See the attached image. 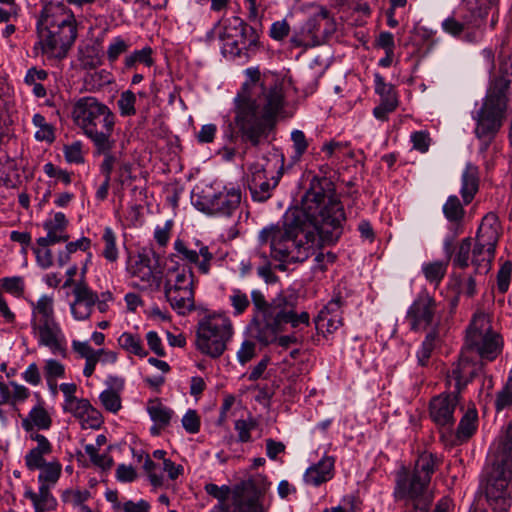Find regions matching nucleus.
Listing matches in <instances>:
<instances>
[{
    "label": "nucleus",
    "mask_w": 512,
    "mask_h": 512,
    "mask_svg": "<svg viewBox=\"0 0 512 512\" xmlns=\"http://www.w3.org/2000/svg\"><path fill=\"white\" fill-rule=\"evenodd\" d=\"M107 108L108 106L97 98L85 96L74 103L71 117L74 124L82 131L102 113V109Z\"/></svg>",
    "instance_id": "obj_24"
},
{
    "label": "nucleus",
    "mask_w": 512,
    "mask_h": 512,
    "mask_svg": "<svg viewBox=\"0 0 512 512\" xmlns=\"http://www.w3.org/2000/svg\"><path fill=\"white\" fill-rule=\"evenodd\" d=\"M510 79L506 76H497L491 80L483 105L477 112L475 134L484 144L483 150L502 126L504 112L506 110V90Z\"/></svg>",
    "instance_id": "obj_9"
},
{
    "label": "nucleus",
    "mask_w": 512,
    "mask_h": 512,
    "mask_svg": "<svg viewBox=\"0 0 512 512\" xmlns=\"http://www.w3.org/2000/svg\"><path fill=\"white\" fill-rule=\"evenodd\" d=\"M253 317L251 324L256 327V339L268 345L278 341L281 347H288L297 343L294 335H285L277 338V335L290 325L293 329L301 326H309L310 315L306 311L297 312L298 298L293 294L280 293L271 301H267L260 290H252Z\"/></svg>",
    "instance_id": "obj_3"
},
{
    "label": "nucleus",
    "mask_w": 512,
    "mask_h": 512,
    "mask_svg": "<svg viewBox=\"0 0 512 512\" xmlns=\"http://www.w3.org/2000/svg\"><path fill=\"white\" fill-rule=\"evenodd\" d=\"M290 32V26L288 22L283 19L272 23L269 31V35L276 41H282L285 39Z\"/></svg>",
    "instance_id": "obj_61"
},
{
    "label": "nucleus",
    "mask_w": 512,
    "mask_h": 512,
    "mask_svg": "<svg viewBox=\"0 0 512 512\" xmlns=\"http://www.w3.org/2000/svg\"><path fill=\"white\" fill-rule=\"evenodd\" d=\"M459 402V394L442 393L430 401V417L439 426H452L455 422L454 412Z\"/></svg>",
    "instance_id": "obj_22"
},
{
    "label": "nucleus",
    "mask_w": 512,
    "mask_h": 512,
    "mask_svg": "<svg viewBox=\"0 0 512 512\" xmlns=\"http://www.w3.org/2000/svg\"><path fill=\"white\" fill-rule=\"evenodd\" d=\"M491 467L486 472L485 494L495 512H507L510 507L508 485L512 480V422L506 434L491 447Z\"/></svg>",
    "instance_id": "obj_6"
},
{
    "label": "nucleus",
    "mask_w": 512,
    "mask_h": 512,
    "mask_svg": "<svg viewBox=\"0 0 512 512\" xmlns=\"http://www.w3.org/2000/svg\"><path fill=\"white\" fill-rule=\"evenodd\" d=\"M133 283L143 290H158L162 282L161 272L156 270L147 254H139L130 266Z\"/></svg>",
    "instance_id": "obj_19"
},
{
    "label": "nucleus",
    "mask_w": 512,
    "mask_h": 512,
    "mask_svg": "<svg viewBox=\"0 0 512 512\" xmlns=\"http://www.w3.org/2000/svg\"><path fill=\"white\" fill-rule=\"evenodd\" d=\"M113 81L112 74L106 70H94L87 72L84 76V84L89 91H98Z\"/></svg>",
    "instance_id": "obj_39"
},
{
    "label": "nucleus",
    "mask_w": 512,
    "mask_h": 512,
    "mask_svg": "<svg viewBox=\"0 0 512 512\" xmlns=\"http://www.w3.org/2000/svg\"><path fill=\"white\" fill-rule=\"evenodd\" d=\"M48 78V73L46 70L37 69L36 67H32L28 69L26 75L24 77V82L32 86V93L37 98H43L46 96V89L41 84L42 81H45Z\"/></svg>",
    "instance_id": "obj_36"
},
{
    "label": "nucleus",
    "mask_w": 512,
    "mask_h": 512,
    "mask_svg": "<svg viewBox=\"0 0 512 512\" xmlns=\"http://www.w3.org/2000/svg\"><path fill=\"white\" fill-rule=\"evenodd\" d=\"M102 240L104 243L102 255L109 262H116L119 257V251L116 246V235L110 227L104 229Z\"/></svg>",
    "instance_id": "obj_44"
},
{
    "label": "nucleus",
    "mask_w": 512,
    "mask_h": 512,
    "mask_svg": "<svg viewBox=\"0 0 512 512\" xmlns=\"http://www.w3.org/2000/svg\"><path fill=\"white\" fill-rule=\"evenodd\" d=\"M116 140L93 145L94 154L102 155L103 161L100 164V171L105 178L111 179V174L119 157L113 152Z\"/></svg>",
    "instance_id": "obj_32"
},
{
    "label": "nucleus",
    "mask_w": 512,
    "mask_h": 512,
    "mask_svg": "<svg viewBox=\"0 0 512 512\" xmlns=\"http://www.w3.org/2000/svg\"><path fill=\"white\" fill-rule=\"evenodd\" d=\"M205 491L218 500V504L214 507L231 508L232 498L229 499L230 487L227 485L217 486L216 484L209 483L205 486Z\"/></svg>",
    "instance_id": "obj_48"
},
{
    "label": "nucleus",
    "mask_w": 512,
    "mask_h": 512,
    "mask_svg": "<svg viewBox=\"0 0 512 512\" xmlns=\"http://www.w3.org/2000/svg\"><path fill=\"white\" fill-rule=\"evenodd\" d=\"M83 144L80 141H75L70 145L64 147V156L68 163L81 164L84 162Z\"/></svg>",
    "instance_id": "obj_54"
},
{
    "label": "nucleus",
    "mask_w": 512,
    "mask_h": 512,
    "mask_svg": "<svg viewBox=\"0 0 512 512\" xmlns=\"http://www.w3.org/2000/svg\"><path fill=\"white\" fill-rule=\"evenodd\" d=\"M327 15V11L322 10L320 14L308 18L302 25L296 28L290 38L291 46L307 49L319 45L320 19H325Z\"/></svg>",
    "instance_id": "obj_23"
},
{
    "label": "nucleus",
    "mask_w": 512,
    "mask_h": 512,
    "mask_svg": "<svg viewBox=\"0 0 512 512\" xmlns=\"http://www.w3.org/2000/svg\"><path fill=\"white\" fill-rule=\"evenodd\" d=\"M362 508V501L359 496L350 493L344 495L338 505L331 508H325L322 512H360Z\"/></svg>",
    "instance_id": "obj_41"
},
{
    "label": "nucleus",
    "mask_w": 512,
    "mask_h": 512,
    "mask_svg": "<svg viewBox=\"0 0 512 512\" xmlns=\"http://www.w3.org/2000/svg\"><path fill=\"white\" fill-rule=\"evenodd\" d=\"M256 354V344L250 340H245L237 351L238 361L244 365L249 362Z\"/></svg>",
    "instance_id": "obj_62"
},
{
    "label": "nucleus",
    "mask_w": 512,
    "mask_h": 512,
    "mask_svg": "<svg viewBox=\"0 0 512 512\" xmlns=\"http://www.w3.org/2000/svg\"><path fill=\"white\" fill-rule=\"evenodd\" d=\"M471 239L464 238L453 258V265L457 268L465 269L470 264Z\"/></svg>",
    "instance_id": "obj_51"
},
{
    "label": "nucleus",
    "mask_w": 512,
    "mask_h": 512,
    "mask_svg": "<svg viewBox=\"0 0 512 512\" xmlns=\"http://www.w3.org/2000/svg\"><path fill=\"white\" fill-rule=\"evenodd\" d=\"M68 219L62 212L52 214L43 222V228L47 232L46 236L39 237L36 240L38 246H52L57 243L67 242L69 235L67 234Z\"/></svg>",
    "instance_id": "obj_25"
},
{
    "label": "nucleus",
    "mask_w": 512,
    "mask_h": 512,
    "mask_svg": "<svg viewBox=\"0 0 512 512\" xmlns=\"http://www.w3.org/2000/svg\"><path fill=\"white\" fill-rule=\"evenodd\" d=\"M229 302L233 308V314L235 316H239L248 309L250 302L252 303V298L250 299L247 293L241 289L234 288L231 290V294L229 295Z\"/></svg>",
    "instance_id": "obj_46"
},
{
    "label": "nucleus",
    "mask_w": 512,
    "mask_h": 512,
    "mask_svg": "<svg viewBox=\"0 0 512 512\" xmlns=\"http://www.w3.org/2000/svg\"><path fill=\"white\" fill-rule=\"evenodd\" d=\"M52 419L48 411L41 405L34 406L27 417L22 420V427L24 430H46L51 427Z\"/></svg>",
    "instance_id": "obj_33"
},
{
    "label": "nucleus",
    "mask_w": 512,
    "mask_h": 512,
    "mask_svg": "<svg viewBox=\"0 0 512 512\" xmlns=\"http://www.w3.org/2000/svg\"><path fill=\"white\" fill-rule=\"evenodd\" d=\"M31 333L38 346L47 347L54 355L66 356L67 340L60 323L56 319L54 299L41 295L37 301H31Z\"/></svg>",
    "instance_id": "obj_8"
},
{
    "label": "nucleus",
    "mask_w": 512,
    "mask_h": 512,
    "mask_svg": "<svg viewBox=\"0 0 512 512\" xmlns=\"http://www.w3.org/2000/svg\"><path fill=\"white\" fill-rule=\"evenodd\" d=\"M60 390L64 396L63 411L78 419L82 428L97 429L101 426L103 422L101 413L87 399L76 397L77 385L75 383H62Z\"/></svg>",
    "instance_id": "obj_15"
},
{
    "label": "nucleus",
    "mask_w": 512,
    "mask_h": 512,
    "mask_svg": "<svg viewBox=\"0 0 512 512\" xmlns=\"http://www.w3.org/2000/svg\"><path fill=\"white\" fill-rule=\"evenodd\" d=\"M0 286L15 298H21L25 292V280L22 276L3 277L0 279Z\"/></svg>",
    "instance_id": "obj_47"
},
{
    "label": "nucleus",
    "mask_w": 512,
    "mask_h": 512,
    "mask_svg": "<svg viewBox=\"0 0 512 512\" xmlns=\"http://www.w3.org/2000/svg\"><path fill=\"white\" fill-rule=\"evenodd\" d=\"M116 124V115L108 107L102 109V113L82 130L83 134L93 145L116 140L113 132Z\"/></svg>",
    "instance_id": "obj_21"
},
{
    "label": "nucleus",
    "mask_w": 512,
    "mask_h": 512,
    "mask_svg": "<svg viewBox=\"0 0 512 512\" xmlns=\"http://www.w3.org/2000/svg\"><path fill=\"white\" fill-rule=\"evenodd\" d=\"M256 427V422L253 419L248 420H237L235 422V430L238 433V440L242 443L249 442L251 440V430Z\"/></svg>",
    "instance_id": "obj_56"
},
{
    "label": "nucleus",
    "mask_w": 512,
    "mask_h": 512,
    "mask_svg": "<svg viewBox=\"0 0 512 512\" xmlns=\"http://www.w3.org/2000/svg\"><path fill=\"white\" fill-rule=\"evenodd\" d=\"M37 41L33 52L49 60L65 58L77 38L73 12L60 2L44 5L36 24Z\"/></svg>",
    "instance_id": "obj_4"
},
{
    "label": "nucleus",
    "mask_w": 512,
    "mask_h": 512,
    "mask_svg": "<svg viewBox=\"0 0 512 512\" xmlns=\"http://www.w3.org/2000/svg\"><path fill=\"white\" fill-rule=\"evenodd\" d=\"M211 512H265V509L260 501V495L245 498L235 492L232 496L231 508L213 507Z\"/></svg>",
    "instance_id": "obj_30"
},
{
    "label": "nucleus",
    "mask_w": 512,
    "mask_h": 512,
    "mask_svg": "<svg viewBox=\"0 0 512 512\" xmlns=\"http://www.w3.org/2000/svg\"><path fill=\"white\" fill-rule=\"evenodd\" d=\"M249 171L251 176L248 179V188L252 199L257 202L268 200L272 190L278 185L282 172L280 171L277 177H268L267 167L259 163L251 165Z\"/></svg>",
    "instance_id": "obj_18"
},
{
    "label": "nucleus",
    "mask_w": 512,
    "mask_h": 512,
    "mask_svg": "<svg viewBox=\"0 0 512 512\" xmlns=\"http://www.w3.org/2000/svg\"><path fill=\"white\" fill-rule=\"evenodd\" d=\"M315 326L320 333H334L342 326L341 298L331 299L314 319Z\"/></svg>",
    "instance_id": "obj_27"
},
{
    "label": "nucleus",
    "mask_w": 512,
    "mask_h": 512,
    "mask_svg": "<svg viewBox=\"0 0 512 512\" xmlns=\"http://www.w3.org/2000/svg\"><path fill=\"white\" fill-rule=\"evenodd\" d=\"M345 212L332 184L314 178L300 207L289 209L282 225H270L259 232L261 246L269 245L270 255L282 262H303L314 251L318 239L335 243L343 233Z\"/></svg>",
    "instance_id": "obj_1"
},
{
    "label": "nucleus",
    "mask_w": 512,
    "mask_h": 512,
    "mask_svg": "<svg viewBox=\"0 0 512 512\" xmlns=\"http://www.w3.org/2000/svg\"><path fill=\"white\" fill-rule=\"evenodd\" d=\"M136 94L131 90L123 91L117 100L119 113L123 117L134 116L136 114Z\"/></svg>",
    "instance_id": "obj_49"
},
{
    "label": "nucleus",
    "mask_w": 512,
    "mask_h": 512,
    "mask_svg": "<svg viewBox=\"0 0 512 512\" xmlns=\"http://www.w3.org/2000/svg\"><path fill=\"white\" fill-rule=\"evenodd\" d=\"M194 278L192 268L186 265L169 268L165 274V298L179 315L189 314L195 309Z\"/></svg>",
    "instance_id": "obj_10"
},
{
    "label": "nucleus",
    "mask_w": 512,
    "mask_h": 512,
    "mask_svg": "<svg viewBox=\"0 0 512 512\" xmlns=\"http://www.w3.org/2000/svg\"><path fill=\"white\" fill-rule=\"evenodd\" d=\"M284 92L275 84L261 89L256 83L245 84L235 98V124L242 138L253 146L259 145L273 129L276 117L284 107Z\"/></svg>",
    "instance_id": "obj_2"
},
{
    "label": "nucleus",
    "mask_w": 512,
    "mask_h": 512,
    "mask_svg": "<svg viewBox=\"0 0 512 512\" xmlns=\"http://www.w3.org/2000/svg\"><path fill=\"white\" fill-rule=\"evenodd\" d=\"M466 350H475L482 359L494 360L502 349L500 335L492 330L488 315L478 312L474 315L466 333Z\"/></svg>",
    "instance_id": "obj_13"
},
{
    "label": "nucleus",
    "mask_w": 512,
    "mask_h": 512,
    "mask_svg": "<svg viewBox=\"0 0 512 512\" xmlns=\"http://www.w3.org/2000/svg\"><path fill=\"white\" fill-rule=\"evenodd\" d=\"M478 413L475 407L468 408L457 428L456 437L460 442L467 441L476 431Z\"/></svg>",
    "instance_id": "obj_34"
},
{
    "label": "nucleus",
    "mask_w": 512,
    "mask_h": 512,
    "mask_svg": "<svg viewBox=\"0 0 512 512\" xmlns=\"http://www.w3.org/2000/svg\"><path fill=\"white\" fill-rule=\"evenodd\" d=\"M74 300L70 304V311L77 321L88 319L98 302V294L93 291L85 280L78 281L73 288Z\"/></svg>",
    "instance_id": "obj_20"
},
{
    "label": "nucleus",
    "mask_w": 512,
    "mask_h": 512,
    "mask_svg": "<svg viewBox=\"0 0 512 512\" xmlns=\"http://www.w3.org/2000/svg\"><path fill=\"white\" fill-rule=\"evenodd\" d=\"M500 236V223L494 213H488L478 228L472 249L471 264L476 273H487L495 257V249Z\"/></svg>",
    "instance_id": "obj_14"
},
{
    "label": "nucleus",
    "mask_w": 512,
    "mask_h": 512,
    "mask_svg": "<svg viewBox=\"0 0 512 512\" xmlns=\"http://www.w3.org/2000/svg\"><path fill=\"white\" fill-rule=\"evenodd\" d=\"M182 426L186 432L195 434L200 430V419L195 410H188L182 418Z\"/></svg>",
    "instance_id": "obj_58"
},
{
    "label": "nucleus",
    "mask_w": 512,
    "mask_h": 512,
    "mask_svg": "<svg viewBox=\"0 0 512 512\" xmlns=\"http://www.w3.org/2000/svg\"><path fill=\"white\" fill-rule=\"evenodd\" d=\"M439 463L436 455L424 452L418 456L412 470L401 468L395 479V500L411 506L414 512H427L434 498L429 488L431 477Z\"/></svg>",
    "instance_id": "obj_5"
},
{
    "label": "nucleus",
    "mask_w": 512,
    "mask_h": 512,
    "mask_svg": "<svg viewBox=\"0 0 512 512\" xmlns=\"http://www.w3.org/2000/svg\"><path fill=\"white\" fill-rule=\"evenodd\" d=\"M130 47V44L127 40L122 37H114L110 44L107 47V58L110 62H114L118 59V57L125 53Z\"/></svg>",
    "instance_id": "obj_53"
},
{
    "label": "nucleus",
    "mask_w": 512,
    "mask_h": 512,
    "mask_svg": "<svg viewBox=\"0 0 512 512\" xmlns=\"http://www.w3.org/2000/svg\"><path fill=\"white\" fill-rule=\"evenodd\" d=\"M208 36L217 38L221 42L222 53L233 58L247 60L261 47L258 31L238 16L221 18Z\"/></svg>",
    "instance_id": "obj_7"
},
{
    "label": "nucleus",
    "mask_w": 512,
    "mask_h": 512,
    "mask_svg": "<svg viewBox=\"0 0 512 512\" xmlns=\"http://www.w3.org/2000/svg\"><path fill=\"white\" fill-rule=\"evenodd\" d=\"M334 464V457H322L316 464L311 465L305 471V483L317 487L330 481L334 477Z\"/></svg>",
    "instance_id": "obj_29"
},
{
    "label": "nucleus",
    "mask_w": 512,
    "mask_h": 512,
    "mask_svg": "<svg viewBox=\"0 0 512 512\" xmlns=\"http://www.w3.org/2000/svg\"><path fill=\"white\" fill-rule=\"evenodd\" d=\"M512 265L510 262H505L497 274V287L501 293H505L510 284Z\"/></svg>",
    "instance_id": "obj_59"
},
{
    "label": "nucleus",
    "mask_w": 512,
    "mask_h": 512,
    "mask_svg": "<svg viewBox=\"0 0 512 512\" xmlns=\"http://www.w3.org/2000/svg\"><path fill=\"white\" fill-rule=\"evenodd\" d=\"M375 92L380 96L381 102L373 109V115L381 121L388 120V115L398 106V99L393 86L386 83L384 78L376 73L374 75Z\"/></svg>",
    "instance_id": "obj_26"
},
{
    "label": "nucleus",
    "mask_w": 512,
    "mask_h": 512,
    "mask_svg": "<svg viewBox=\"0 0 512 512\" xmlns=\"http://www.w3.org/2000/svg\"><path fill=\"white\" fill-rule=\"evenodd\" d=\"M411 142L413 143L414 149L421 153H425L428 151L430 146L429 134L425 131H416L411 134Z\"/></svg>",
    "instance_id": "obj_63"
},
{
    "label": "nucleus",
    "mask_w": 512,
    "mask_h": 512,
    "mask_svg": "<svg viewBox=\"0 0 512 512\" xmlns=\"http://www.w3.org/2000/svg\"><path fill=\"white\" fill-rule=\"evenodd\" d=\"M47 455L44 452H40L35 449H31L26 455H25V464L26 467L29 470H36L40 469L42 466H44L47 462L44 460V456Z\"/></svg>",
    "instance_id": "obj_60"
},
{
    "label": "nucleus",
    "mask_w": 512,
    "mask_h": 512,
    "mask_svg": "<svg viewBox=\"0 0 512 512\" xmlns=\"http://www.w3.org/2000/svg\"><path fill=\"white\" fill-rule=\"evenodd\" d=\"M33 252L36 256V262L42 269L50 268L54 263V257L49 246L33 248Z\"/></svg>",
    "instance_id": "obj_57"
},
{
    "label": "nucleus",
    "mask_w": 512,
    "mask_h": 512,
    "mask_svg": "<svg viewBox=\"0 0 512 512\" xmlns=\"http://www.w3.org/2000/svg\"><path fill=\"white\" fill-rule=\"evenodd\" d=\"M512 406V389L506 384L505 387L497 393L495 408L502 411Z\"/></svg>",
    "instance_id": "obj_64"
},
{
    "label": "nucleus",
    "mask_w": 512,
    "mask_h": 512,
    "mask_svg": "<svg viewBox=\"0 0 512 512\" xmlns=\"http://www.w3.org/2000/svg\"><path fill=\"white\" fill-rule=\"evenodd\" d=\"M233 325L224 314L210 315L198 324L197 349L212 358L220 357L233 336Z\"/></svg>",
    "instance_id": "obj_11"
},
{
    "label": "nucleus",
    "mask_w": 512,
    "mask_h": 512,
    "mask_svg": "<svg viewBox=\"0 0 512 512\" xmlns=\"http://www.w3.org/2000/svg\"><path fill=\"white\" fill-rule=\"evenodd\" d=\"M438 337V333L436 330L430 331L424 341L421 344V347L417 351V359L418 363L422 366L426 365L429 358L431 357V353L435 348V342Z\"/></svg>",
    "instance_id": "obj_50"
},
{
    "label": "nucleus",
    "mask_w": 512,
    "mask_h": 512,
    "mask_svg": "<svg viewBox=\"0 0 512 512\" xmlns=\"http://www.w3.org/2000/svg\"><path fill=\"white\" fill-rule=\"evenodd\" d=\"M44 373L49 385H54L57 378L64 377L65 368L62 363L55 359H48L45 361Z\"/></svg>",
    "instance_id": "obj_52"
},
{
    "label": "nucleus",
    "mask_w": 512,
    "mask_h": 512,
    "mask_svg": "<svg viewBox=\"0 0 512 512\" xmlns=\"http://www.w3.org/2000/svg\"><path fill=\"white\" fill-rule=\"evenodd\" d=\"M138 63L144 64L147 67L153 65L154 61L152 58V49L150 47L147 46L140 50H135L124 59V65L127 69L135 67Z\"/></svg>",
    "instance_id": "obj_45"
},
{
    "label": "nucleus",
    "mask_w": 512,
    "mask_h": 512,
    "mask_svg": "<svg viewBox=\"0 0 512 512\" xmlns=\"http://www.w3.org/2000/svg\"><path fill=\"white\" fill-rule=\"evenodd\" d=\"M443 213L445 218L455 226H458L464 217V208L456 195L448 197L443 205Z\"/></svg>",
    "instance_id": "obj_40"
},
{
    "label": "nucleus",
    "mask_w": 512,
    "mask_h": 512,
    "mask_svg": "<svg viewBox=\"0 0 512 512\" xmlns=\"http://www.w3.org/2000/svg\"><path fill=\"white\" fill-rule=\"evenodd\" d=\"M147 411L151 419L160 428L167 426L174 414L173 410L166 407L159 400L149 401Z\"/></svg>",
    "instance_id": "obj_37"
},
{
    "label": "nucleus",
    "mask_w": 512,
    "mask_h": 512,
    "mask_svg": "<svg viewBox=\"0 0 512 512\" xmlns=\"http://www.w3.org/2000/svg\"><path fill=\"white\" fill-rule=\"evenodd\" d=\"M479 188V171L478 167L472 163H467L462 173L461 196L464 204H469Z\"/></svg>",
    "instance_id": "obj_31"
},
{
    "label": "nucleus",
    "mask_w": 512,
    "mask_h": 512,
    "mask_svg": "<svg viewBox=\"0 0 512 512\" xmlns=\"http://www.w3.org/2000/svg\"><path fill=\"white\" fill-rule=\"evenodd\" d=\"M119 346L129 354L139 356L141 358L147 356L143 342L139 335L130 332L122 333L118 338Z\"/></svg>",
    "instance_id": "obj_35"
},
{
    "label": "nucleus",
    "mask_w": 512,
    "mask_h": 512,
    "mask_svg": "<svg viewBox=\"0 0 512 512\" xmlns=\"http://www.w3.org/2000/svg\"><path fill=\"white\" fill-rule=\"evenodd\" d=\"M448 268V261H433L422 265V272L425 279L437 287L444 278Z\"/></svg>",
    "instance_id": "obj_38"
},
{
    "label": "nucleus",
    "mask_w": 512,
    "mask_h": 512,
    "mask_svg": "<svg viewBox=\"0 0 512 512\" xmlns=\"http://www.w3.org/2000/svg\"><path fill=\"white\" fill-rule=\"evenodd\" d=\"M32 123L38 128L35 132V138L38 141L53 142L55 139L54 128L49 124L45 117L39 113L34 114Z\"/></svg>",
    "instance_id": "obj_43"
},
{
    "label": "nucleus",
    "mask_w": 512,
    "mask_h": 512,
    "mask_svg": "<svg viewBox=\"0 0 512 512\" xmlns=\"http://www.w3.org/2000/svg\"><path fill=\"white\" fill-rule=\"evenodd\" d=\"M41 472L38 476V481L41 483V485H48V487H51L56 484L58 481L62 466L57 461H52L46 463L44 466L40 468Z\"/></svg>",
    "instance_id": "obj_42"
},
{
    "label": "nucleus",
    "mask_w": 512,
    "mask_h": 512,
    "mask_svg": "<svg viewBox=\"0 0 512 512\" xmlns=\"http://www.w3.org/2000/svg\"><path fill=\"white\" fill-rule=\"evenodd\" d=\"M99 399L102 405L110 412L116 413L121 408V400L119 395L112 390L103 391Z\"/></svg>",
    "instance_id": "obj_55"
},
{
    "label": "nucleus",
    "mask_w": 512,
    "mask_h": 512,
    "mask_svg": "<svg viewBox=\"0 0 512 512\" xmlns=\"http://www.w3.org/2000/svg\"><path fill=\"white\" fill-rule=\"evenodd\" d=\"M174 249L177 255L192 264H195L200 274L208 275L214 260V254L199 239H193L191 242H185L177 239L174 242Z\"/></svg>",
    "instance_id": "obj_17"
},
{
    "label": "nucleus",
    "mask_w": 512,
    "mask_h": 512,
    "mask_svg": "<svg viewBox=\"0 0 512 512\" xmlns=\"http://www.w3.org/2000/svg\"><path fill=\"white\" fill-rule=\"evenodd\" d=\"M437 303L427 292H420L409 306L406 321L412 331H425L436 321Z\"/></svg>",
    "instance_id": "obj_16"
},
{
    "label": "nucleus",
    "mask_w": 512,
    "mask_h": 512,
    "mask_svg": "<svg viewBox=\"0 0 512 512\" xmlns=\"http://www.w3.org/2000/svg\"><path fill=\"white\" fill-rule=\"evenodd\" d=\"M477 373V365L473 363L466 352L463 351L456 364H453L447 379L450 386L454 387L457 394L473 379Z\"/></svg>",
    "instance_id": "obj_28"
},
{
    "label": "nucleus",
    "mask_w": 512,
    "mask_h": 512,
    "mask_svg": "<svg viewBox=\"0 0 512 512\" xmlns=\"http://www.w3.org/2000/svg\"><path fill=\"white\" fill-rule=\"evenodd\" d=\"M241 189L236 186L212 187L194 191L191 196L196 209L209 215L231 216L241 203Z\"/></svg>",
    "instance_id": "obj_12"
}]
</instances>
